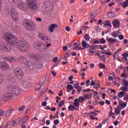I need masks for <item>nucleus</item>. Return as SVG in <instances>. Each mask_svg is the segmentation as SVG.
I'll return each mask as SVG.
<instances>
[{
	"label": "nucleus",
	"instance_id": "obj_17",
	"mask_svg": "<svg viewBox=\"0 0 128 128\" xmlns=\"http://www.w3.org/2000/svg\"><path fill=\"white\" fill-rule=\"evenodd\" d=\"M18 125V122L15 120L10 121L8 123V124L6 126V128H8V126L15 128Z\"/></svg>",
	"mask_w": 128,
	"mask_h": 128
},
{
	"label": "nucleus",
	"instance_id": "obj_42",
	"mask_svg": "<svg viewBox=\"0 0 128 128\" xmlns=\"http://www.w3.org/2000/svg\"><path fill=\"white\" fill-rule=\"evenodd\" d=\"M78 49L82 50H84V48H83L82 47H80L78 46H74V48H73L74 50H78Z\"/></svg>",
	"mask_w": 128,
	"mask_h": 128
},
{
	"label": "nucleus",
	"instance_id": "obj_56",
	"mask_svg": "<svg viewBox=\"0 0 128 128\" xmlns=\"http://www.w3.org/2000/svg\"><path fill=\"white\" fill-rule=\"evenodd\" d=\"M88 52L90 53V56H93L94 54V53L96 52L94 51H92V50H89Z\"/></svg>",
	"mask_w": 128,
	"mask_h": 128
},
{
	"label": "nucleus",
	"instance_id": "obj_62",
	"mask_svg": "<svg viewBox=\"0 0 128 128\" xmlns=\"http://www.w3.org/2000/svg\"><path fill=\"white\" fill-rule=\"evenodd\" d=\"M124 100L128 101V95L126 94V96L124 98Z\"/></svg>",
	"mask_w": 128,
	"mask_h": 128
},
{
	"label": "nucleus",
	"instance_id": "obj_32",
	"mask_svg": "<svg viewBox=\"0 0 128 128\" xmlns=\"http://www.w3.org/2000/svg\"><path fill=\"white\" fill-rule=\"evenodd\" d=\"M108 16L110 18H112L114 16V13L113 12H109L108 13Z\"/></svg>",
	"mask_w": 128,
	"mask_h": 128
},
{
	"label": "nucleus",
	"instance_id": "obj_34",
	"mask_svg": "<svg viewBox=\"0 0 128 128\" xmlns=\"http://www.w3.org/2000/svg\"><path fill=\"white\" fill-rule=\"evenodd\" d=\"M99 68H100L102 69L107 70V68H106V66L102 63H100L99 64Z\"/></svg>",
	"mask_w": 128,
	"mask_h": 128
},
{
	"label": "nucleus",
	"instance_id": "obj_61",
	"mask_svg": "<svg viewBox=\"0 0 128 128\" xmlns=\"http://www.w3.org/2000/svg\"><path fill=\"white\" fill-rule=\"evenodd\" d=\"M93 43L94 44H100V42L98 40H95L94 41Z\"/></svg>",
	"mask_w": 128,
	"mask_h": 128
},
{
	"label": "nucleus",
	"instance_id": "obj_55",
	"mask_svg": "<svg viewBox=\"0 0 128 128\" xmlns=\"http://www.w3.org/2000/svg\"><path fill=\"white\" fill-rule=\"evenodd\" d=\"M40 124L42 126H44L45 124V120H41L40 121Z\"/></svg>",
	"mask_w": 128,
	"mask_h": 128
},
{
	"label": "nucleus",
	"instance_id": "obj_8",
	"mask_svg": "<svg viewBox=\"0 0 128 128\" xmlns=\"http://www.w3.org/2000/svg\"><path fill=\"white\" fill-rule=\"evenodd\" d=\"M8 27L10 30L16 32H18L20 29V26L14 24L12 23H10L8 25Z\"/></svg>",
	"mask_w": 128,
	"mask_h": 128
},
{
	"label": "nucleus",
	"instance_id": "obj_30",
	"mask_svg": "<svg viewBox=\"0 0 128 128\" xmlns=\"http://www.w3.org/2000/svg\"><path fill=\"white\" fill-rule=\"evenodd\" d=\"M123 8H128V0H126L123 4H122Z\"/></svg>",
	"mask_w": 128,
	"mask_h": 128
},
{
	"label": "nucleus",
	"instance_id": "obj_59",
	"mask_svg": "<svg viewBox=\"0 0 128 128\" xmlns=\"http://www.w3.org/2000/svg\"><path fill=\"white\" fill-rule=\"evenodd\" d=\"M126 104H128V102H126V104H120V106L123 108H125L126 106Z\"/></svg>",
	"mask_w": 128,
	"mask_h": 128
},
{
	"label": "nucleus",
	"instance_id": "obj_33",
	"mask_svg": "<svg viewBox=\"0 0 128 128\" xmlns=\"http://www.w3.org/2000/svg\"><path fill=\"white\" fill-rule=\"evenodd\" d=\"M94 93H95V94H94V98L96 100H98L100 98V96L98 94V92H94Z\"/></svg>",
	"mask_w": 128,
	"mask_h": 128
},
{
	"label": "nucleus",
	"instance_id": "obj_51",
	"mask_svg": "<svg viewBox=\"0 0 128 128\" xmlns=\"http://www.w3.org/2000/svg\"><path fill=\"white\" fill-rule=\"evenodd\" d=\"M102 54H105L108 55V56H110V55H112V54L111 52H106L104 53V52H102Z\"/></svg>",
	"mask_w": 128,
	"mask_h": 128
},
{
	"label": "nucleus",
	"instance_id": "obj_39",
	"mask_svg": "<svg viewBox=\"0 0 128 128\" xmlns=\"http://www.w3.org/2000/svg\"><path fill=\"white\" fill-rule=\"evenodd\" d=\"M122 110V108L120 106H118L116 109V112H121V110Z\"/></svg>",
	"mask_w": 128,
	"mask_h": 128
},
{
	"label": "nucleus",
	"instance_id": "obj_27",
	"mask_svg": "<svg viewBox=\"0 0 128 128\" xmlns=\"http://www.w3.org/2000/svg\"><path fill=\"white\" fill-rule=\"evenodd\" d=\"M107 48L106 45H97V49H100L101 50H104V48Z\"/></svg>",
	"mask_w": 128,
	"mask_h": 128
},
{
	"label": "nucleus",
	"instance_id": "obj_47",
	"mask_svg": "<svg viewBox=\"0 0 128 128\" xmlns=\"http://www.w3.org/2000/svg\"><path fill=\"white\" fill-rule=\"evenodd\" d=\"M67 89L68 90H74V87H72V85H68Z\"/></svg>",
	"mask_w": 128,
	"mask_h": 128
},
{
	"label": "nucleus",
	"instance_id": "obj_24",
	"mask_svg": "<svg viewBox=\"0 0 128 128\" xmlns=\"http://www.w3.org/2000/svg\"><path fill=\"white\" fill-rule=\"evenodd\" d=\"M106 40L110 43V44H114L117 42V40L116 38H106Z\"/></svg>",
	"mask_w": 128,
	"mask_h": 128
},
{
	"label": "nucleus",
	"instance_id": "obj_18",
	"mask_svg": "<svg viewBox=\"0 0 128 128\" xmlns=\"http://www.w3.org/2000/svg\"><path fill=\"white\" fill-rule=\"evenodd\" d=\"M112 24L114 28H118L120 27V21H118V20H114L112 22Z\"/></svg>",
	"mask_w": 128,
	"mask_h": 128
},
{
	"label": "nucleus",
	"instance_id": "obj_16",
	"mask_svg": "<svg viewBox=\"0 0 128 128\" xmlns=\"http://www.w3.org/2000/svg\"><path fill=\"white\" fill-rule=\"evenodd\" d=\"M58 24H50V27H49V32H50L51 33H52L56 28H58Z\"/></svg>",
	"mask_w": 128,
	"mask_h": 128
},
{
	"label": "nucleus",
	"instance_id": "obj_64",
	"mask_svg": "<svg viewBox=\"0 0 128 128\" xmlns=\"http://www.w3.org/2000/svg\"><path fill=\"white\" fill-rule=\"evenodd\" d=\"M100 88V85L98 83V84H96V86L94 87V88Z\"/></svg>",
	"mask_w": 128,
	"mask_h": 128
},
{
	"label": "nucleus",
	"instance_id": "obj_49",
	"mask_svg": "<svg viewBox=\"0 0 128 128\" xmlns=\"http://www.w3.org/2000/svg\"><path fill=\"white\" fill-rule=\"evenodd\" d=\"M16 112V110L12 108H10L7 110V112Z\"/></svg>",
	"mask_w": 128,
	"mask_h": 128
},
{
	"label": "nucleus",
	"instance_id": "obj_40",
	"mask_svg": "<svg viewBox=\"0 0 128 128\" xmlns=\"http://www.w3.org/2000/svg\"><path fill=\"white\" fill-rule=\"evenodd\" d=\"M87 44H86V42L84 40H82V46H83V48H87Z\"/></svg>",
	"mask_w": 128,
	"mask_h": 128
},
{
	"label": "nucleus",
	"instance_id": "obj_36",
	"mask_svg": "<svg viewBox=\"0 0 128 128\" xmlns=\"http://www.w3.org/2000/svg\"><path fill=\"white\" fill-rule=\"evenodd\" d=\"M8 79L12 82H14V79L12 78V76H11V75H8Z\"/></svg>",
	"mask_w": 128,
	"mask_h": 128
},
{
	"label": "nucleus",
	"instance_id": "obj_38",
	"mask_svg": "<svg viewBox=\"0 0 128 128\" xmlns=\"http://www.w3.org/2000/svg\"><path fill=\"white\" fill-rule=\"evenodd\" d=\"M120 90L123 92H128V88H126V86H122V87H120Z\"/></svg>",
	"mask_w": 128,
	"mask_h": 128
},
{
	"label": "nucleus",
	"instance_id": "obj_44",
	"mask_svg": "<svg viewBox=\"0 0 128 128\" xmlns=\"http://www.w3.org/2000/svg\"><path fill=\"white\" fill-rule=\"evenodd\" d=\"M4 82V77L2 74H0V84Z\"/></svg>",
	"mask_w": 128,
	"mask_h": 128
},
{
	"label": "nucleus",
	"instance_id": "obj_11",
	"mask_svg": "<svg viewBox=\"0 0 128 128\" xmlns=\"http://www.w3.org/2000/svg\"><path fill=\"white\" fill-rule=\"evenodd\" d=\"M11 16L13 21L16 22L18 21L19 18L18 16V11L16 10H11Z\"/></svg>",
	"mask_w": 128,
	"mask_h": 128
},
{
	"label": "nucleus",
	"instance_id": "obj_63",
	"mask_svg": "<svg viewBox=\"0 0 128 128\" xmlns=\"http://www.w3.org/2000/svg\"><path fill=\"white\" fill-rule=\"evenodd\" d=\"M118 38L120 40H122L124 39V35H119L118 36Z\"/></svg>",
	"mask_w": 128,
	"mask_h": 128
},
{
	"label": "nucleus",
	"instance_id": "obj_1",
	"mask_svg": "<svg viewBox=\"0 0 128 128\" xmlns=\"http://www.w3.org/2000/svg\"><path fill=\"white\" fill-rule=\"evenodd\" d=\"M4 38L6 42L12 46H15L16 44V48L21 52H24L29 48V46L26 41L19 40L16 42V38L12 33L8 32L4 34Z\"/></svg>",
	"mask_w": 128,
	"mask_h": 128
},
{
	"label": "nucleus",
	"instance_id": "obj_15",
	"mask_svg": "<svg viewBox=\"0 0 128 128\" xmlns=\"http://www.w3.org/2000/svg\"><path fill=\"white\" fill-rule=\"evenodd\" d=\"M14 96L10 92H6L3 96V99L5 100H8L12 99Z\"/></svg>",
	"mask_w": 128,
	"mask_h": 128
},
{
	"label": "nucleus",
	"instance_id": "obj_3",
	"mask_svg": "<svg viewBox=\"0 0 128 128\" xmlns=\"http://www.w3.org/2000/svg\"><path fill=\"white\" fill-rule=\"evenodd\" d=\"M85 98H83L82 96H80L78 98H76L74 100V105H70L68 109L69 110H72V112H74V110H77L78 108H76V106L78 107L80 106L79 102L82 103L84 102Z\"/></svg>",
	"mask_w": 128,
	"mask_h": 128
},
{
	"label": "nucleus",
	"instance_id": "obj_6",
	"mask_svg": "<svg viewBox=\"0 0 128 128\" xmlns=\"http://www.w3.org/2000/svg\"><path fill=\"white\" fill-rule=\"evenodd\" d=\"M35 48L42 52H45L48 50L46 45L42 42L37 43Z\"/></svg>",
	"mask_w": 128,
	"mask_h": 128
},
{
	"label": "nucleus",
	"instance_id": "obj_48",
	"mask_svg": "<svg viewBox=\"0 0 128 128\" xmlns=\"http://www.w3.org/2000/svg\"><path fill=\"white\" fill-rule=\"evenodd\" d=\"M54 123L55 125L57 126L60 124V120H55Z\"/></svg>",
	"mask_w": 128,
	"mask_h": 128
},
{
	"label": "nucleus",
	"instance_id": "obj_20",
	"mask_svg": "<svg viewBox=\"0 0 128 128\" xmlns=\"http://www.w3.org/2000/svg\"><path fill=\"white\" fill-rule=\"evenodd\" d=\"M89 114L90 116V118L92 120H98V118L94 117L98 116V114L96 112H90Z\"/></svg>",
	"mask_w": 128,
	"mask_h": 128
},
{
	"label": "nucleus",
	"instance_id": "obj_43",
	"mask_svg": "<svg viewBox=\"0 0 128 128\" xmlns=\"http://www.w3.org/2000/svg\"><path fill=\"white\" fill-rule=\"evenodd\" d=\"M75 88L77 89V91L78 92H81L82 87H80V86H75Z\"/></svg>",
	"mask_w": 128,
	"mask_h": 128
},
{
	"label": "nucleus",
	"instance_id": "obj_58",
	"mask_svg": "<svg viewBox=\"0 0 128 128\" xmlns=\"http://www.w3.org/2000/svg\"><path fill=\"white\" fill-rule=\"evenodd\" d=\"M122 51V48H119L118 50H117L116 52H114V54L116 55V53L118 54Z\"/></svg>",
	"mask_w": 128,
	"mask_h": 128
},
{
	"label": "nucleus",
	"instance_id": "obj_54",
	"mask_svg": "<svg viewBox=\"0 0 128 128\" xmlns=\"http://www.w3.org/2000/svg\"><path fill=\"white\" fill-rule=\"evenodd\" d=\"M108 79L110 81H113L114 80V78L112 76H108Z\"/></svg>",
	"mask_w": 128,
	"mask_h": 128
},
{
	"label": "nucleus",
	"instance_id": "obj_7",
	"mask_svg": "<svg viewBox=\"0 0 128 128\" xmlns=\"http://www.w3.org/2000/svg\"><path fill=\"white\" fill-rule=\"evenodd\" d=\"M24 25L30 30H34L36 28L35 24L32 21L24 22Z\"/></svg>",
	"mask_w": 128,
	"mask_h": 128
},
{
	"label": "nucleus",
	"instance_id": "obj_21",
	"mask_svg": "<svg viewBox=\"0 0 128 128\" xmlns=\"http://www.w3.org/2000/svg\"><path fill=\"white\" fill-rule=\"evenodd\" d=\"M8 7H3L0 8V12L1 14H6L8 13Z\"/></svg>",
	"mask_w": 128,
	"mask_h": 128
},
{
	"label": "nucleus",
	"instance_id": "obj_13",
	"mask_svg": "<svg viewBox=\"0 0 128 128\" xmlns=\"http://www.w3.org/2000/svg\"><path fill=\"white\" fill-rule=\"evenodd\" d=\"M0 49L1 50L6 51V52H10L12 50V48H10V46L8 44H0Z\"/></svg>",
	"mask_w": 128,
	"mask_h": 128
},
{
	"label": "nucleus",
	"instance_id": "obj_57",
	"mask_svg": "<svg viewBox=\"0 0 128 128\" xmlns=\"http://www.w3.org/2000/svg\"><path fill=\"white\" fill-rule=\"evenodd\" d=\"M90 80L88 79V80H87L86 82V87H88V86H90Z\"/></svg>",
	"mask_w": 128,
	"mask_h": 128
},
{
	"label": "nucleus",
	"instance_id": "obj_2",
	"mask_svg": "<svg viewBox=\"0 0 128 128\" xmlns=\"http://www.w3.org/2000/svg\"><path fill=\"white\" fill-rule=\"evenodd\" d=\"M4 60H8V62H25V65L30 70H33L34 68V65L32 64V62H30L29 61H26L25 62L24 58L22 56H18V57H4Z\"/></svg>",
	"mask_w": 128,
	"mask_h": 128
},
{
	"label": "nucleus",
	"instance_id": "obj_29",
	"mask_svg": "<svg viewBox=\"0 0 128 128\" xmlns=\"http://www.w3.org/2000/svg\"><path fill=\"white\" fill-rule=\"evenodd\" d=\"M118 31H114V32H112L111 35L113 38H116L118 36Z\"/></svg>",
	"mask_w": 128,
	"mask_h": 128
},
{
	"label": "nucleus",
	"instance_id": "obj_5",
	"mask_svg": "<svg viewBox=\"0 0 128 128\" xmlns=\"http://www.w3.org/2000/svg\"><path fill=\"white\" fill-rule=\"evenodd\" d=\"M28 8L32 11H36L38 8L37 4L34 2V0H28Z\"/></svg>",
	"mask_w": 128,
	"mask_h": 128
},
{
	"label": "nucleus",
	"instance_id": "obj_14",
	"mask_svg": "<svg viewBox=\"0 0 128 128\" xmlns=\"http://www.w3.org/2000/svg\"><path fill=\"white\" fill-rule=\"evenodd\" d=\"M0 68L4 71L8 70L10 68L8 64L6 62H1Z\"/></svg>",
	"mask_w": 128,
	"mask_h": 128
},
{
	"label": "nucleus",
	"instance_id": "obj_25",
	"mask_svg": "<svg viewBox=\"0 0 128 128\" xmlns=\"http://www.w3.org/2000/svg\"><path fill=\"white\" fill-rule=\"evenodd\" d=\"M40 57V55L37 54H32L31 55V58H32L33 59L36 60H38L39 59Z\"/></svg>",
	"mask_w": 128,
	"mask_h": 128
},
{
	"label": "nucleus",
	"instance_id": "obj_28",
	"mask_svg": "<svg viewBox=\"0 0 128 128\" xmlns=\"http://www.w3.org/2000/svg\"><path fill=\"white\" fill-rule=\"evenodd\" d=\"M104 26H108L110 28L112 27V25L110 24V22L109 21V20H106L105 22V23L104 24Z\"/></svg>",
	"mask_w": 128,
	"mask_h": 128
},
{
	"label": "nucleus",
	"instance_id": "obj_26",
	"mask_svg": "<svg viewBox=\"0 0 128 128\" xmlns=\"http://www.w3.org/2000/svg\"><path fill=\"white\" fill-rule=\"evenodd\" d=\"M71 52H66L64 56V60H67Z\"/></svg>",
	"mask_w": 128,
	"mask_h": 128
},
{
	"label": "nucleus",
	"instance_id": "obj_50",
	"mask_svg": "<svg viewBox=\"0 0 128 128\" xmlns=\"http://www.w3.org/2000/svg\"><path fill=\"white\" fill-rule=\"evenodd\" d=\"M90 91L93 92L92 90H90L89 89V88H88L87 89V90H82V92H90Z\"/></svg>",
	"mask_w": 128,
	"mask_h": 128
},
{
	"label": "nucleus",
	"instance_id": "obj_52",
	"mask_svg": "<svg viewBox=\"0 0 128 128\" xmlns=\"http://www.w3.org/2000/svg\"><path fill=\"white\" fill-rule=\"evenodd\" d=\"M40 88H41V85H40V84H36V90H40Z\"/></svg>",
	"mask_w": 128,
	"mask_h": 128
},
{
	"label": "nucleus",
	"instance_id": "obj_10",
	"mask_svg": "<svg viewBox=\"0 0 128 128\" xmlns=\"http://www.w3.org/2000/svg\"><path fill=\"white\" fill-rule=\"evenodd\" d=\"M13 72L17 78L24 76V72L20 68H15Z\"/></svg>",
	"mask_w": 128,
	"mask_h": 128
},
{
	"label": "nucleus",
	"instance_id": "obj_23",
	"mask_svg": "<svg viewBox=\"0 0 128 128\" xmlns=\"http://www.w3.org/2000/svg\"><path fill=\"white\" fill-rule=\"evenodd\" d=\"M118 114H120V112H116V113H112V112H110L109 114V116L110 117H112L113 120L116 119V116H118Z\"/></svg>",
	"mask_w": 128,
	"mask_h": 128
},
{
	"label": "nucleus",
	"instance_id": "obj_22",
	"mask_svg": "<svg viewBox=\"0 0 128 128\" xmlns=\"http://www.w3.org/2000/svg\"><path fill=\"white\" fill-rule=\"evenodd\" d=\"M28 119V116H26L25 117L23 118L19 122L18 124L20 125H22L24 124V123L27 121Z\"/></svg>",
	"mask_w": 128,
	"mask_h": 128
},
{
	"label": "nucleus",
	"instance_id": "obj_45",
	"mask_svg": "<svg viewBox=\"0 0 128 128\" xmlns=\"http://www.w3.org/2000/svg\"><path fill=\"white\" fill-rule=\"evenodd\" d=\"M94 16H95V12H93L91 13V14H90L91 19H92V20L94 19Z\"/></svg>",
	"mask_w": 128,
	"mask_h": 128
},
{
	"label": "nucleus",
	"instance_id": "obj_31",
	"mask_svg": "<svg viewBox=\"0 0 128 128\" xmlns=\"http://www.w3.org/2000/svg\"><path fill=\"white\" fill-rule=\"evenodd\" d=\"M90 48L92 50H96L98 49V45L92 44L90 46Z\"/></svg>",
	"mask_w": 128,
	"mask_h": 128
},
{
	"label": "nucleus",
	"instance_id": "obj_9",
	"mask_svg": "<svg viewBox=\"0 0 128 128\" xmlns=\"http://www.w3.org/2000/svg\"><path fill=\"white\" fill-rule=\"evenodd\" d=\"M53 7V4L52 2L49 0L45 2L44 4V8H45V12L50 10Z\"/></svg>",
	"mask_w": 128,
	"mask_h": 128
},
{
	"label": "nucleus",
	"instance_id": "obj_19",
	"mask_svg": "<svg viewBox=\"0 0 128 128\" xmlns=\"http://www.w3.org/2000/svg\"><path fill=\"white\" fill-rule=\"evenodd\" d=\"M38 37L42 40L46 42L48 40V37L46 36V35L43 34V33H38Z\"/></svg>",
	"mask_w": 128,
	"mask_h": 128
},
{
	"label": "nucleus",
	"instance_id": "obj_12",
	"mask_svg": "<svg viewBox=\"0 0 128 128\" xmlns=\"http://www.w3.org/2000/svg\"><path fill=\"white\" fill-rule=\"evenodd\" d=\"M18 8L22 10L23 12H26L28 10V8L26 6V4L22 2H20L17 4Z\"/></svg>",
	"mask_w": 128,
	"mask_h": 128
},
{
	"label": "nucleus",
	"instance_id": "obj_37",
	"mask_svg": "<svg viewBox=\"0 0 128 128\" xmlns=\"http://www.w3.org/2000/svg\"><path fill=\"white\" fill-rule=\"evenodd\" d=\"M124 95V92H120L118 94V98H122Z\"/></svg>",
	"mask_w": 128,
	"mask_h": 128
},
{
	"label": "nucleus",
	"instance_id": "obj_60",
	"mask_svg": "<svg viewBox=\"0 0 128 128\" xmlns=\"http://www.w3.org/2000/svg\"><path fill=\"white\" fill-rule=\"evenodd\" d=\"M64 100L60 102L59 103V106H62L64 104Z\"/></svg>",
	"mask_w": 128,
	"mask_h": 128
},
{
	"label": "nucleus",
	"instance_id": "obj_46",
	"mask_svg": "<svg viewBox=\"0 0 128 128\" xmlns=\"http://www.w3.org/2000/svg\"><path fill=\"white\" fill-rule=\"evenodd\" d=\"M25 108V106L24 105H22L21 107H20L18 110H19V112H22V110H24Z\"/></svg>",
	"mask_w": 128,
	"mask_h": 128
},
{
	"label": "nucleus",
	"instance_id": "obj_35",
	"mask_svg": "<svg viewBox=\"0 0 128 128\" xmlns=\"http://www.w3.org/2000/svg\"><path fill=\"white\" fill-rule=\"evenodd\" d=\"M85 40L86 41V42H88L90 40V36H89V35H88V34H86L85 36H84V37Z\"/></svg>",
	"mask_w": 128,
	"mask_h": 128
},
{
	"label": "nucleus",
	"instance_id": "obj_53",
	"mask_svg": "<svg viewBox=\"0 0 128 128\" xmlns=\"http://www.w3.org/2000/svg\"><path fill=\"white\" fill-rule=\"evenodd\" d=\"M84 96L86 99H90V95H88V94H84Z\"/></svg>",
	"mask_w": 128,
	"mask_h": 128
},
{
	"label": "nucleus",
	"instance_id": "obj_4",
	"mask_svg": "<svg viewBox=\"0 0 128 128\" xmlns=\"http://www.w3.org/2000/svg\"><path fill=\"white\" fill-rule=\"evenodd\" d=\"M11 89L12 93L16 96H18L20 94V92H22V90L18 86H16L15 85H12L10 86Z\"/></svg>",
	"mask_w": 128,
	"mask_h": 128
},
{
	"label": "nucleus",
	"instance_id": "obj_41",
	"mask_svg": "<svg viewBox=\"0 0 128 128\" xmlns=\"http://www.w3.org/2000/svg\"><path fill=\"white\" fill-rule=\"evenodd\" d=\"M100 44H105L106 42V40L104 38H102L100 40Z\"/></svg>",
	"mask_w": 128,
	"mask_h": 128
}]
</instances>
